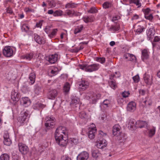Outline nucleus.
Wrapping results in <instances>:
<instances>
[{"label": "nucleus", "instance_id": "f03ea898", "mask_svg": "<svg viewBox=\"0 0 160 160\" xmlns=\"http://www.w3.org/2000/svg\"><path fill=\"white\" fill-rule=\"evenodd\" d=\"M106 133L103 132L102 131H100L98 135V137L100 138L99 140L97 141L96 142V146L99 148L102 149L106 147L107 145L106 141L102 138L106 136Z\"/></svg>", "mask_w": 160, "mask_h": 160}, {"label": "nucleus", "instance_id": "58836bf2", "mask_svg": "<svg viewBox=\"0 0 160 160\" xmlns=\"http://www.w3.org/2000/svg\"><path fill=\"white\" fill-rule=\"evenodd\" d=\"M79 99L77 97L74 98L72 99L71 102V105H76L79 102Z\"/></svg>", "mask_w": 160, "mask_h": 160}, {"label": "nucleus", "instance_id": "a18cd8bd", "mask_svg": "<svg viewBox=\"0 0 160 160\" xmlns=\"http://www.w3.org/2000/svg\"><path fill=\"white\" fill-rule=\"evenodd\" d=\"M57 31V29H53L51 33L48 35V36L50 38H52L53 36H55L56 34Z\"/></svg>", "mask_w": 160, "mask_h": 160}, {"label": "nucleus", "instance_id": "3c124183", "mask_svg": "<svg viewBox=\"0 0 160 160\" xmlns=\"http://www.w3.org/2000/svg\"><path fill=\"white\" fill-rule=\"evenodd\" d=\"M110 85L111 88L114 89L116 87V83L114 80L111 81L109 83Z\"/></svg>", "mask_w": 160, "mask_h": 160}, {"label": "nucleus", "instance_id": "9b49d317", "mask_svg": "<svg viewBox=\"0 0 160 160\" xmlns=\"http://www.w3.org/2000/svg\"><path fill=\"white\" fill-rule=\"evenodd\" d=\"M58 54L50 55L46 58V60H48L51 63L53 64L55 63L58 59Z\"/></svg>", "mask_w": 160, "mask_h": 160}, {"label": "nucleus", "instance_id": "c85d7f7f", "mask_svg": "<svg viewBox=\"0 0 160 160\" xmlns=\"http://www.w3.org/2000/svg\"><path fill=\"white\" fill-rule=\"evenodd\" d=\"M101 153L98 150H95L92 152V156L93 158L95 159H97L101 156Z\"/></svg>", "mask_w": 160, "mask_h": 160}, {"label": "nucleus", "instance_id": "4468645a", "mask_svg": "<svg viewBox=\"0 0 160 160\" xmlns=\"http://www.w3.org/2000/svg\"><path fill=\"white\" fill-rule=\"evenodd\" d=\"M121 127L118 124L113 126L112 129V133L114 136H118L120 135Z\"/></svg>", "mask_w": 160, "mask_h": 160}, {"label": "nucleus", "instance_id": "37998d69", "mask_svg": "<svg viewBox=\"0 0 160 160\" xmlns=\"http://www.w3.org/2000/svg\"><path fill=\"white\" fill-rule=\"evenodd\" d=\"M33 54L32 53L27 54L26 55L23 56V58H26L28 60H30L32 58Z\"/></svg>", "mask_w": 160, "mask_h": 160}, {"label": "nucleus", "instance_id": "f3484780", "mask_svg": "<svg viewBox=\"0 0 160 160\" xmlns=\"http://www.w3.org/2000/svg\"><path fill=\"white\" fill-rule=\"evenodd\" d=\"M135 123L136 124V128H142L145 126L148 128V123L145 121H138L135 122Z\"/></svg>", "mask_w": 160, "mask_h": 160}, {"label": "nucleus", "instance_id": "bf43d9fd", "mask_svg": "<svg viewBox=\"0 0 160 160\" xmlns=\"http://www.w3.org/2000/svg\"><path fill=\"white\" fill-rule=\"evenodd\" d=\"M4 139L9 138V136L8 132L7 131L5 132L3 135Z\"/></svg>", "mask_w": 160, "mask_h": 160}, {"label": "nucleus", "instance_id": "774afa93", "mask_svg": "<svg viewBox=\"0 0 160 160\" xmlns=\"http://www.w3.org/2000/svg\"><path fill=\"white\" fill-rule=\"evenodd\" d=\"M160 41V38L158 36H156L154 37V42H158Z\"/></svg>", "mask_w": 160, "mask_h": 160}, {"label": "nucleus", "instance_id": "680f3d73", "mask_svg": "<svg viewBox=\"0 0 160 160\" xmlns=\"http://www.w3.org/2000/svg\"><path fill=\"white\" fill-rule=\"evenodd\" d=\"M81 15V13L73 10V16H80Z\"/></svg>", "mask_w": 160, "mask_h": 160}, {"label": "nucleus", "instance_id": "5701e85b", "mask_svg": "<svg viewBox=\"0 0 160 160\" xmlns=\"http://www.w3.org/2000/svg\"><path fill=\"white\" fill-rule=\"evenodd\" d=\"M11 98L13 101H17L19 99V94L13 90L11 92Z\"/></svg>", "mask_w": 160, "mask_h": 160}, {"label": "nucleus", "instance_id": "49530a36", "mask_svg": "<svg viewBox=\"0 0 160 160\" xmlns=\"http://www.w3.org/2000/svg\"><path fill=\"white\" fill-rule=\"evenodd\" d=\"M117 102L118 104H121L125 102V101L123 98L119 97L117 99Z\"/></svg>", "mask_w": 160, "mask_h": 160}, {"label": "nucleus", "instance_id": "f8f14e48", "mask_svg": "<svg viewBox=\"0 0 160 160\" xmlns=\"http://www.w3.org/2000/svg\"><path fill=\"white\" fill-rule=\"evenodd\" d=\"M58 91L56 89H52L50 90L48 93V97L49 99H53L57 96Z\"/></svg>", "mask_w": 160, "mask_h": 160}, {"label": "nucleus", "instance_id": "a211bd4d", "mask_svg": "<svg viewBox=\"0 0 160 160\" xmlns=\"http://www.w3.org/2000/svg\"><path fill=\"white\" fill-rule=\"evenodd\" d=\"M136 108V103L134 102H130L128 105L127 109L128 111L133 112Z\"/></svg>", "mask_w": 160, "mask_h": 160}, {"label": "nucleus", "instance_id": "6e6552de", "mask_svg": "<svg viewBox=\"0 0 160 160\" xmlns=\"http://www.w3.org/2000/svg\"><path fill=\"white\" fill-rule=\"evenodd\" d=\"M91 128L90 129L88 134L89 138L90 139L94 138L95 133L96 132V129L94 124L92 123L91 126Z\"/></svg>", "mask_w": 160, "mask_h": 160}, {"label": "nucleus", "instance_id": "cd10ccee", "mask_svg": "<svg viewBox=\"0 0 160 160\" xmlns=\"http://www.w3.org/2000/svg\"><path fill=\"white\" fill-rule=\"evenodd\" d=\"M136 122L135 120L134 119H130L128 122V127H130L131 128L134 129L135 128H136Z\"/></svg>", "mask_w": 160, "mask_h": 160}, {"label": "nucleus", "instance_id": "0e129e2a", "mask_svg": "<svg viewBox=\"0 0 160 160\" xmlns=\"http://www.w3.org/2000/svg\"><path fill=\"white\" fill-rule=\"evenodd\" d=\"M22 90L26 91L28 89V88L27 86L23 85L22 86Z\"/></svg>", "mask_w": 160, "mask_h": 160}, {"label": "nucleus", "instance_id": "423d86ee", "mask_svg": "<svg viewBox=\"0 0 160 160\" xmlns=\"http://www.w3.org/2000/svg\"><path fill=\"white\" fill-rule=\"evenodd\" d=\"M3 55L7 57L12 56L13 54V50L12 48L9 46L4 47L2 50Z\"/></svg>", "mask_w": 160, "mask_h": 160}, {"label": "nucleus", "instance_id": "8fccbe9b", "mask_svg": "<svg viewBox=\"0 0 160 160\" xmlns=\"http://www.w3.org/2000/svg\"><path fill=\"white\" fill-rule=\"evenodd\" d=\"M73 10H67L66 11V13L70 17H73Z\"/></svg>", "mask_w": 160, "mask_h": 160}, {"label": "nucleus", "instance_id": "a19ab883", "mask_svg": "<svg viewBox=\"0 0 160 160\" xmlns=\"http://www.w3.org/2000/svg\"><path fill=\"white\" fill-rule=\"evenodd\" d=\"M62 13L63 11L61 10H56L54 12L53 16L54 17L61 16L62 14Z\"/></svg>", "mask_w": 160, "mask_h": 160}, {"label": "nucleus", "instance_id": "bb28decb", "mask_svg": "<svg viewBox=\"0 0 160 160\" xmlns=\"http://www.w3.org/2000/svg\"><path fill=\"white\" fill-rule=\"evenodd\" d=\"M110 101L108 99L105 100L100 106L101 108L102 109L103 108H106L110 106Z\"/></svg>", "mask_w": 160, "mask_h": 160}, {"label": "nucleus", "instance_id": "2eb2a0df", "mask_svg": "<svg viewBox=\"0 0 160 160\" xmlns=\"http://www.w3.org/2000/svg\"><path fill=\"white\" fill-rule=\"evenodd\" d=\"M89 82L85 80H82L79 84V88L82 91H84L88 88L89 86Z\"/></svg>", "mask_w": 160, "mask_h": 160}, {"label": "nucleus", "instance_id": "603ef678", "mask_svg": "<svg viewBox=\"0 0 160 160\" xmlns=\"http://www.w3.org/2000/svg\"><path fill=\"white\" fill-rule=\"evenodd\" d=\"M34 92L37 95H38L40 92V88L37 86H35L34 88Z\"/></svg>", "mask_w": 160, "mask_h": 160}, {"label": "nucleus", "instance_id": "6e6d98bb", "mask_svg": "<svg viewBox=\"0 0 160 160\" xmlns=\"http://www.w3.org/2000/svg\"><path fill=\"white\" fill-rule=\"evenodd\" d=\"M79 116L81 118H85L87 117L86 113L84 112H82L79 114Z\"/></svg>", "mask_w": 160, "mask_h": 160}, {"label": "nucleus", "instance_id": "c9c22d12", "mask_svg": "<svg viewBox=\"0 0 160 160\" xmlns=\"http://www.w3.org/2000/svg\"><path fill=\"white\" fill-rule=\"evenodd\" d=\"M45 107L44 105L39 102H38L35 104L33 106L34 109H39L40 108H43Z\"/></svg>", "mask_w": 160, "mask_h": 160}, {"label": "nucleus", "instance_id": "79ce46f5", "mask_svg": "<svg viewBox=\"0 0 160 160\" xmlns=\"http://www.w3.org/2000/svg\"><path fill=\"white\" fill-rule=\"evenodd\" d=\"M11 141L10 138L4 139L3 143L5 145L9 146L11 145Z\"/></svg>", "mask_w": 160, "mask_h": 160}, {"label": "nucleus", "instance_id": "72a5a7b5", "mask_svg": "<svg viewBox=\"0 0 160 160\" xmlns=\"http://www.w3.org/2000/svg\"><path fill=\"white\" fill-rule=\"evenodd\" d=\"M70 85L68 82H66L63 86V91L65 93L68 92L70 90Z\"/></svg>", "mask_w": 160, "mask_h": 160}, {"label": "nucleus", "instance_id": "e433bc0d", "mask_svg": "<svg viewBox=\"0 0 160 160\" xmlns=\"http://www.w3.org/2000/svg\"><path fill=\"white\" fill-rule=\"evenodd\" d=\"M9 155L6 153L2 154L0 157V160H9Z\"/></svg>", "mask_w": 160, "mask_h": 160}, {"label": "nucleus", "instance_id": "5fc2aeb1", "mask_svg": "<svg viewBox=\"0 0 160 160\" xmlns=\"http://www.w3.org/2000/svg\"><path fill=\"white\" fill-rule=\"evenodd\" d=\"M129 95V92L128 91H124L122 93V96L123 98H126L128 97Z\"/></svg>", "mask_w": 160, "mask_h": 160}, {"label": "nucleus", "instance_id": "aec40b11", "mask_svg": "<svg viewBox=\"0 0 160 160\" xmlns=\"http://www.w3.org/2000/svg\"><path fill=\"white\" fill-rule=\"evenodd\" d=\"M124 57L125 59L127 60V61H135L136 60V58L135 56L133 54L127 53L125 54L124 55Z\"/></svg>", "mask_w": 160, "mask_h": 160}, {"label": "nucleus", "instance_id": "a878e982", "mask_svg": "<svg viewBox=\"0 0 160 160\" xmlns=\"http://www.w3.org/2000/svg\"><path fill=\"white\" fill-rule=\"evenodd\" d=\"M148 130V135L149 137H152L155 134L156 132V128L155 127H152L149 129L148 128H147Z\"/></svg>", "mask_w": 160, "mask_h": 160}, {"label": "nucleus", "instance_id": "f257e3e1", "mask_svg": "<svg viewBox=\"0 0 160 160\" xmlns=\"http://www.w3.org/2000/svg\"><path fill=\"white\" fill-rule=\"evenodd\" d=\"M67 133L66 128L59 126L56 129L55 133V138L57 143L60 146L64 147L68 142L66 137Z\"/></svg>", "mask_w": 160, "mask_h": 160}, {"label": "nucleus", "instance_id": "1a4fd4ad", "mask_svg": "<svg viewBox=\"0 0 160 160\" xmlns=\"http://www.w3.org/2000/svg\"><path fill=\"white\" fill-rule=\"evenodd\" d=\"M18 146L20 152L22 154H26L28 152V148L22 143H18Z\"/></svg>", "mask_w": 160, "mask_h": 160}, {"label": "nucleus", "instance_id": "6ab92c4d", "mask_svg": "<svg viewBox=\"0 0 160 160\" xmlns=\"http://www.w3.org/2000/svg\"><path fill=\"white\" fill-rule=\"evenodd\" d=\"M143 78L145 82L148 84H151L152 82V76L147 73H145Z\"/></svg>", "mask_w": 160, "mask_h": 160}, {"label": "nucleus", "instance_id": "69168bd1", "mask_svg": "<svg viewBox=\"0 0 160 160\" xmlns=\"http://www.w3.org/2000/svg\"><path fill=\"white\" fill-rule=\"evenodd\" d=\"M150 12V10L149 9L147 8L144 10V16H145L146 15H148L150 14L149 13Z\"/></svg>", "mask_w": 160, "mask_h": 160}, {"label": "nucleus", "instance_id": "c03bdc74", "mask_svg": "<svg viewBox=\"0 0 160 160\" xmlns=\"http://www.w3.org/2000/svg\"><path fill=\"white\" fill-rule=\"evenodd\" d=\"M95 60L96 61L99 62L101 63H104L105 61V58L102 57V58H99L96 57L95 58Z\"/></svg>", "mask_w": 160, "mask_h": 160}, {"label": "nucleus", "instance_id": "393cba45", "mask_svg": "<svg viewBox=\"0 0 160 160\" xmlns=\"http://www.w3.org/2000/svg\"><path fill=\"white\" fill-rule=\"evenodd\" d=\"M142 59L143 61L148 59L149 57L148 52L147 50L144 49L142 51Z\"/></svg>", "mask_w": 160, "mask_h": 160}, {"label": "nucleus", "instance_id": "412c9836", "mask_svg": "<svg viewBox=\"0 0 160 160\" xmlns=\"http://www.w3.org/2000/svg\"><path fill=\"white\" fill-rule=\"evenodd\" d=\"M144 29V28L141 25H139V24L137 23L135 25V30L136 33L138 34H139L142 32Z\"/></svg>", "mask_w": 160, "mask_h": 160}, {"label": "nucleus", "instance_id": "4be33fe9", "mask_svg": "<svg viewBox=\"0 0 160 160\" xmlns=\"http://www.w3.org/2000/svg\"><path fill=\"white\" fill-rule=\"evenodd\" d=\"M21 103L24 107H27L31 104L30 100L28 97H24L22 98Z\"/></svg>", "mask_w": 160, "mask_h": 160}, {"label": "nucleus", "instance_id": "052dcab7", "mask_svg": "<svg viewBox=\"0 0 160 160\" xmlns=\"http://www.w3.org/2000/svg\"><path fill=\"white\" fill-rule=\"evenodd\" d=\"M48 4L51 7H55L54 5V1L53 0H49L48 1Z\"/></svg>", "mask_w": 160, "mask_h": 160}, {"label": "nucleus", "instance_id": "f704fd0d", "mask_svg": "<svg viewBox=\"0 0 160 160\" xmlns=\"http://www.w3.org/2000/svg\"><path fill=\"white\" fill-rule=\"evenodd\" d=\"M142 102L146 105H151L152 104L151 99L149 97H146L145 100Z\"/></svg>", "mask_w": 160, "mask_h": 160}, {"label": "nucleus", "instance_id": "473e14b6", "mask_svg": "<svg viewBox=\"0 0 160 160\" xmlns=\"http://www.w3.org/2000/svg\"><path fill=\"white\" fill-rule=\"evenodd\" d=\"M83 26L82 25H81L79 26H78L74 30V34H76L81 32V31L83 29Z\"/></svg>", "mask_w": 160, "mask_h": 160}, {"label": "nucleus", "instance_id": "0eeeda50", "mask_svg": "<svg viewBox=\"0 0 160 160\" xmlns=\"http://www.w3.org/2000/svg\"><path fill=\"white\" fill-rule=\"evenodd\" d=\"M28 115V113L25 111L21 112L18 119V122L20 125H22L24 124Z\"/></svg>", "mask_w": 160, "mask_h": 160}, {"label": "nucleus", "instance_id": "4d7b16f0", "mask_svg": "<svg viewBox=\"0 0 160 160\" xmlns=\"http://www.w3.org/2000/svg\"><path fill=\"white\" fill-rule=\"evenodd\" d=\"M132 78L134 81L135 82H138L139 80V77L138 75H136L133 77Z\"/></svg>", "mask_w": 160, "mask_h": 160}, {"label": "nucleus", "instance_id": "338daca9", "mask_svg": "<svg viewBox=\"0 0 160 160\" xmlns=\"http://www.w3.org/2000/svg\"><path fill=\"white\" fill-rule=\"evenodd\" d=\"M6 11L7 13L12 14L13 13V11L11 8H8L6 9Z\"/></svg>", "mask_w": 160, "mask_h": 160}, {"label": "nucleus", "instance_id": "c756f323", "mask_svg": "<svg viewBox=\"0 0 160 160\" xmlns=\"http://www.w3.org/2000/svg\"><path fill=\"white\" fill-rule=\"evenodd\" d=\"M140 1L141 0H129V2L130 4H134L138 8H140L142 6Z\"/></svg>", "mask_w": 160, "mask_h": 160}, {"label": "nucleus", "instance_id": "9d476101", "mask_svg": "<svg viewBox=\"0 0 160 160\" xmlns=\"http://www.w3.org/2000/svg\"><path fill=\"white\" fill-rule=\"evenodd\" d=\"M89 158L88 153L86 151L82 152L77 157V160H87Z\"/></svg>", "mask_w": 160, "mask_h": 160}, {"label": "nucleus", "instance_id": "7c9ffc66", "mask_svg": "<svg viewBox=\"0 0 160 160\" xmlns=\"http://www.w3.org/2000/svg\"><path fill=\"white\" fill-rule=\"evenodd\" d=\"M112 6V2H104L102 4V6L103 8L107 9L111 8Z\"/></svg>", "mask_w": 160, "mask_h": 160}, {"label": "nucleus", "instance_id": "7ed1b4c3", "mask_svg": "<svg viewBox=\"0 0 160 160\" xmlns=\"http://www.w3.org/2000/svg\"><path fill=\"white\" fill-rule=\"evenodd\" d=\"M85 98L93 103H96L101 97L99 93H95L93 92H89L85 93L84 95Z\"/></svg>", "mask_w": 160, "mask_h": 160}, {"label": "nucleus", "instance_id": "39448f33", "mask_svg": "<svg viewBox=\"0 0 160 160\" xmlns=\"http://www.w3.org/2000/svg\"><path fill=\"white\" fill-rule=\"evenodd\" d=\"M55 120L52 116H48L46 118L45 126L47 129H50L54 128L55 125Z\"/></svg>", "mask_w": 160, "mask_h": 160}, {"label": "nucleus", "instance_id": "de8ad7c7", "mask_svg": "<svg viewBox=\"0 0 160 160\" xmlns=\"http://www.w3.org/2000/svg\"><path fill=\"white\" fill-rule=\"evenodd\" d=\"M119 29V27L118 26H111L109 30L112 31H117Z\"/></svg>", "mask_w": 160, "mask_h": 160}, {"label": "nucleus", "instance_id": "20e7f679", "mask_svg": "<svg viewBox=\"0 0 160 160\" xmlns=\"http://www.w3.org/2000/svg\"><path fill=\"white\" fill-rule=\"evenodd\" d=\"M79 68L81 69L88 72H92L97 70L99 68L98 64H94L88 65L86 64H82L79 65Z\"/></svg>", "mask_w": 160, "mask_h": 160}, {"label": "nucleus", "instance_id": "e2e57ef3", "mask_svg": "<svg viewBox=\"0 0 160 160\" xmlns=\"http://www.w3.org/2000/svg\"><path fill=\"white\" fill-rule=\"evenodd\" d=\"M25 11L26 12H34V10L33 9H31V8H25Z\"/></svg>", "mask_w": 160, "mask_h": 160}, {"label": "nucleus", "instance_id": "ddd939ff", "mask_svg": "<svg viewBox=\"0 0 160 160\" xmlns=\"http://www.w3.org/2000/svg\"><path fill=\"white\" fill-rule=\"evenodd\" d=\"M34 40L40 44H44L45 43V40L43 38H41L37 34H34Z\"/></svg>", "mask_w": 160, "mask_h": 160}, {"label": "nucleus", "instance_id": "dca6fc26", "mask_svg": "<svg viewBox=\"0 0 160 160\" xmlns=\"http://www.w3.org/2000/svg\"><path fill=\"white\" fill-rule=\"evenodd\" d=\"M146 33L148 40H150L154 37L155 31L153 28H151L147 30Z\"/></svg>", "mask_w": 160, "mask_h": 160}, {"label": "nucleus", "instance_id": "4c0bfd02", "mask_svg": "<svg viewBox=\"0 0 160 160\" xmlns=\"http://www.w3.org/2000/svg\"><path fill=\"white\" fill-rule=\"evenodd\" d=\"M21 29L22 32H27L29 31V28L27 24H24L22 26Z\"/></svg>", "mask_w": 160, "mask_h": 160}, {"label": "nucleus", "instance_id": "b1692460", "mask_svg": "<svg viewBox=\"0 0 160 160\" xmlns=\"http://www.w3.org/2000/svg\"><path fill=\"white\" fill-rule=\"evenodd\" d=\"M29 78L30 81L29 84L30 85H32L35 82L36 78L35 73L34 72L31 73L29 74Z\"/></svg>", "mask_w": 160, "mask_h": 160}, {"label": "nucleus", "instance_id": "864d4df0", "mask_svg": "<svg viewBox=\"0 0 160 160\" xmlns=\"http://www.w3.org/2000/svg\"><path fill=\"white\" fill-rule=\"evenodd\" d=\"M97 12V9L95 7H92L88 11V12L89 13H96Z\"/></svg>", "mask_w": 160, "mask_h": 160}, {"label": "nucleus", "instance_id": "09e8293b", "mask_svg": "<svg viewBox=\"0 0 160 160\" xmlns=\"http://www.w3.org/2000/svg\"><path fill=\"white\" fill-rule=\"evenodd\" d=\"M145 18L148 19L150 21H151L153 18V17L152 14L150 13L148 15H146L145 17Z\"/></svg>", "mask_w": 160, "mask_h": 160}, {"label": "nucleus", "instance_id": "13d9d810", "mask_svg": "<svg viewBox=\"0 0 160 160\" xmlns=\"http://www.w3.org/2000/svg\"><path fill=\"white\" fill-rule=\"evenodd\" d=\"M44 31L48 34H49L50 33V28L49 27H47L44 29Z\"/></svg>", "mask_w": 160, "mask_h": 160}, {"label": "nucleus", "instance_id": "ea45409f", "mask_svg": "<svg viewBox=\"0 0 160 160\" xmlns=\"http://www.w3.org/2000/svg\"><path fill=\"white\" fill-rule=\"evenodd\" d=\"M75 7V3L72 2H69L65 5V8L67 9L73 8Z\"/></svg>", "mask_w": 160, "mask_h": 160}, {"label": "nucleus", "instance_id": "2f4dec72", "mask_svg": "<svg viewBox=\"0 0 160 160\" xmlns=\"http://www.w3.org/2000/svg\"><path fill=\"white\" fill-rule=\"evenodd\" d=\"M58 70L57 68H54L53 69L51 70L50 72H49V75L51 77H52L56 75L58 73Z\"/></svg>", "mask_w": 160, "mask_h": 160}]
</instances>
